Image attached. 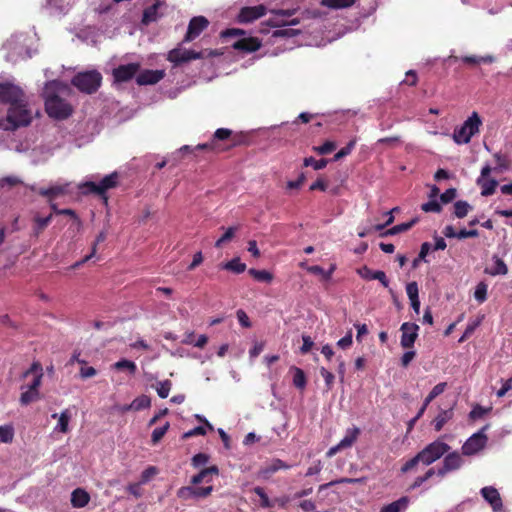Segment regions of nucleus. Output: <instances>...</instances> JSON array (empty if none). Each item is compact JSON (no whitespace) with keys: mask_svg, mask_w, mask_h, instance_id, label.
I'll list each match as a JSON object with an SVG mask.
<instances>
[{"mask_svg":"<svg viewBox=\"0 0 512 512\" xmlns=\"http://www.w3.org/2000/svg\"><path fill=\"white\" fill-rule=\"evenodd\" d=\"M32 120V110L26 98L21 103H14L8 106L6 116L0 118V129L13 132L19 128L29 126Z\"/></svg>","mask_w":512,"mask_h":512,"instance_id":"obj_1","label":"nucleus"},{"mask_svg":"<svg viewBox=\"0 0 512 512\" xmlns=\"http://www.w3.org/2000/svg\"><path fill=\"white\" fill-rule=\"evenodd\" d=\"M245 143V136L233 135L232 130L228 128L217 129L209 142L199 144L197 149L207 150L214 153H222L229 149Z\"/></svg>","mask_w":512,"mask_h":512,"instance_id":"obj_2","label":"nucleus"},{"mask_svg":"<svg viewBox=\"0 0 512 512\" xmlns=\"http://www.w3.org/2000/svg\"><path fill=\"white\" fill-rule=\"evenodd\" d=\"M55 83H51L46 86L45 95V111L50 118L56 120H64L70 117L73 113L72 106L54 91L51 92Z\"/></svg>","mask_w":512,"mask_h":512,"instance_id":"obj_3","label":"nucleus"},{"mask_svg":"<svg viewBox=\"0 0 512 512\" xmlns=\"http://www.w3.org/2000/svg\"><path fill=\"white\" fill-rule=\"evenodd\" d=\"M119 175L117 172H113L106 175L99 183L93 181H86L80 185V189L83 194H96L104 199V203H108V197L106 192L118 186Z\"/></svg>","mask_w":512,"mask_h":512,"instance_id":"obj_4","label":"nucleus"},{"mask_svg":"<svg viewBox=\"0 0 512 512\" xmlns=\"http://www.w3.org/2000/svg\"><path fill=\"white\" fill-rule=\"evenodd\" d=\"M102 82V75L96 70L80 72L72 78V85L86 94L95 93Z\"/></svg>","mask_w":512,"mask_h":512,"instance_id":"obj_5","label":"nucleus"},{"mask_svg":"<svg viewBox=\"0 0 512 512\" xmlns=\"http://www.w3.org/2000/svg\"><path fill=\"white\" fill-rule=\"evenodd\" d=\"M482 121L477 112H473L470 117L453 132V139L457 144H467L471 138L479 132Z\"/></svg>","mask_w":512,"mask_h":512,"instance_id":"obj_6","label":"nucleus"},{"mask_svg":"<svg viewBox=\"0 0 512 512\" xmlns=\"http://www.w3.org/2000/svg\"><path fill=\"white\" fill-rule=\"evenodd\" d=\"M450 449L451 447L447 443L436 440L428 444L425 448L418 452V454L422 460V464L428 466L448 453Z\"/></svg>","mask_w":512,"mask_h":512,"instance_id":"obj_7","label":"nucleus"},{"mask_svg":"<svg viewBox=\"0 0 512 512\" xmlns=\"http://www.w3.org/2000/svg\"><path fill=\"white\" fill-rule=\"evenodd\" d=\"M26 98V93L19 85L11 81L0 82V103L9 106L14 103H21Z\"/></svg>","mask_w":512,"mask_h":512,"instance_id":"obj_8","label":"nucleus"},{"mask_svg":"<svg viewBox=\"0 0 512 512\" xmlns=\"http://www.w3.org/2000/svg\"><path fill=\"white\" fill-rule=\"evenodd\" d=\"M489 428V424L483 426L478 432L472 434L463 444L462 453L465 456H472L483 450L487 444L488 437L485 431Z\"/></svg>","mask_w":512,"mask_h":512,"instance_id":"obj_9","label":"nucleus"},{"mask_svg":"<svg viewBox=\"0 0 512 512\" xmlns=\"http://www.w3.org/2000/svg\"><path fill=\"white\" fill-rule=\"evenodd\" d=\"M492 168L490 165H485L481 169L480 176L476 180V184L481 188V195L484 197L491 196L494 194L498 181L494 178H490Z\"/></svg>","mask_w":512,"mask_h":512,"instance_id":"obj_10","label":"nucleus"},{"mask_svg":"<svg viewBox=\"0 0 512 512\" xmlns=\"http://www.w3.org/2000/svg\"><path fill=\"white\" fill-rule=\"evenodd\" d=\"M296 9H277L272 10L271 13L273 17H271L267 21V25L270 27H283L286 25H297L300 23L298 18H293L291 20H287L288 17H291L295 14Z\"/></svg>","mask_w":512,"mask_h":512,"instance_id":"obj_11","label":"nucleus"},{"mask_svg":"<svg viewBox=\"0 0 512 512\" xmlns=\"http://www.w3.org/2000/svg\"><path fill=\"white\" fill-rule=\"evenodd\" d=\"M202 52H196L194 50L174 48L169 51L167 60L174 65L178 66L183 63H187L191 60L201 59L203 58Z\"/></svg>","mask_w":512,"mask_h":512,"instance_id":"obj_12","label":"nucleus"},{"mask_svg":"<svg viewBox=\"0 0 512 512\" xmlns=\"http://www.w3.org/2000/svg\"><path fill=\"white\" fill-rule=\"evenodd\" d=\"M267 13V8L263 4L257 6L242 7L237 15V21L242 24L252 23L263 17Z\"/></svg>","mask_w":512,"mask_h":512,"instance_id":"obj_13","label":"nucleus"},{"mask_svg":"<svg viewBox=\"0 0 512 512\" xmlns=\"http://www.w3.org/2000/svg\"><path fill=\"white\" fill-rule=\"evenodd\" d=\"M419 327L416 325V322H403L400 331H401V340L400 344L403 348H411L413 347L417 337H418Z\"/></svg>","mask_w":512,"mask_h":512,"instance_id":"obj_14","label":"nucleus"},{"mask_svg":"<svg viewBox=\"0 0 512 512\" xmlns=\"http://www.w3.org/2000/svg\"><path fill=\"white\" fill-rule=\"evenodd\" d=\"M209 25V21L204 16L193 17L189 24L184 42H190L197 38Z\"/></svg>","mask_w":512,"mask_h":512,"instance_id":"obj_15","label":"nucleus"},{"mask_svg":"<svg viewBox=\"0 0 512 512\" xmlns=\"http://www.w3.org/2000/svg\"><path fill=\"white\" fill-rule=\"evenodd\" d=\"M139 69V63H129L126 65H120L117 68L113 69V77L117 82H127L136 75Z\"/></svg>","mask_w":512,"mask_h":512,"instance_id":"obj_16","label":"nucleus"},{"mask_svg":"<svg viewBox=\"0 0 512 512\" xmlns=\"http://www.w3.org/2000/svg\"><path fill=\"white\" fill-rule=\"evenodd\" d=\"M480 494L486 502L490 504L494 512H500L503 509L501 496L493 486H486L480 490Z\"/></svg>","mask_w":512,"mask_h":512,"instance_id":"obj_17","label":"nucleus"},{"mask_svg":"<svg viewBox=\"0 0 512 512\" xmlns=\"http://www.w3.org/2000/svg\"><path fill=\"white\" fill-rule=\"evenodd\" d=\"M165 76L164 70H143L136 77V83L140 86L154 85Z\"/></svg>","mask_w":512,"mask_h":512,"instance_id":"obj_18","label":"nucleus"},{"mask_svg":"<svg viewBox=\"0 0 512 512\" xmlns=\"http://www.w3.org/2000/svg\"><path fill=\"white\" fill-rule=\"evenodd\" d=\"M261 45V41L257 37H246L237 40L232 47L238 51L251 53L259 50Z\"/></svg>","mask_w":512,"mask_h":512,"instance_id":"obj_19","label":"nucleus"},{"mask_svg":"<svg viewBox=\"0 0 512 512\" xmlns=\"http://www.w3.org/2000/svg\"><path fill=\"white\" fill-rule=\"evenodd\" d=\"M358 275L365 280H378L384 287L389 286V280L384 271H373L367 266H363L357 270Z\"/></svg>","mask_w":512,"mask_h":512,"instance_id":"obj_20","label":"nucleus"},{"mask_svg":"<svg viewBox=\"0 0 512 512\" xmlns=\"http://www.w3.org/2000/svg\"><path fill=\"white\" fill-rule=\"evenodd\" d=\"M291 465L285 463L281 459L274 458L266 466L262 467L258 474L264 479H268L272 474L276 473L281 469H289Z\"/></svg>","mask_w":512,"mask_h":512,"instance_id":"obj_21","label":"nucleus"},{"mask_svg":"<svg viewBox=\"0 0 512 512\" xmlns=\"http://www.w3.org/2000/svg\"><path fill=\"white\" fill-rule=\"evenodd\" d=\"M71 505L74 508H83L90 501L89 493L83 488H76L71 493Z\"/></svg>","mask_w":512,"mask_h":512,"instance_id":"obj_22","label":"nucleus"},{"mask_svg":"<svg viewBox=\"0 0 512 512\" xmlns=\"http://www.w3.org/2000/svg\"><path fill=\"white\" fill-rule=\"evenodd\" d=\"M53 219V214H49L46 217H40L39 215H36L33 218V229H32V236L38 238L40 234L48 227V225L51 223Z\"/></svg>","mask_w":512,"mask_h":512,"instance_id":"obj_23","label":"nucleus"},{"mask_svg":"<svg viewBox=\"0 0 512 512\" xmlns=\"http://www.w3.org/2000/svg\"><path fill=\"white\" fill-rule=\"evenodd\" d=\"M453 415V406L449 409H441L432 422L434 430L437 432L441 431L444 425L453 418Z\"/></svg>","mask_w":512,"mask_h":512,"instance_id":"obj_24","label":"nucleus"},{"mask_svg":"<svg viewBox=\"0 0 512 512\" xmlns=\"http://www.w3.org/2000/svg\"><path fill=\"white\" fill-rule=\"evenodd\" d=\"M409 502V497L402 496L398 500L383 506L380 512H404L408 508Z\"/></svg>","mask_w":512,"mask_h":512,"instance_id":"obj_25","label":"nucleus"},{"mask_svg":"<svg viewBox=\"0 0 512 512\" xmlns=\"http://www.w3.org/2000/svg\"><path fill=\"white\" fill-rule=\"evenodd\" d=\"M38 194H40L43 197H46L48 201L51 203H54L53 200L60 195L65 194L66 188L61 185H55L51 186L49 188H40L38 191Z\"/></svg>","mask_w":512,"mask_h":512,"instance_id":"obj_26","label":"nucleus"},{"mask_svg":"<svg viewBox=\"0 0 512 512\" xmlns=\"http://www.w3.org/2000/svg\"><path fill=\"white\" fill-rule=\"evenodd\" d=\"M443 464L450 471H455V470H458L462 466L463 459L457 451H453L451 453H448L444 457Z\"/></svg>","mask_w":512,"mask_h":512,"instance_id":"obj_27","label":"nucleus"},{"mask_svg":"<svg viewBox=\"0 0 512 512\" xmlns=\"http://www.w3.org/2000/svg\"><path fill=\"white\" fill-rule=\"evenodd\" d=\"M290 372L293 373V385L300 390H304L307 385V377L305 372L296 366L290 367Z\"/></svg>","mask_w":512,"mask_h":512,"instance_id":"obj_28","label":"nucleus"},{"mask_svg":"<svg viewBox=\"0 0 512 512\" xmlns=\"http://www.w3.org/2000/svg\"><path fill=\"white\" fill-rule=\"evenodd\" d=\"M160 7V2L157 0L154 4L147 7L143 11L142 15V23L144 25H148L152 22H155L158 19V9Z\"/></svg>","mask_w":512,"mask_h":512,"instance_id":"obj_29","label":"nucleus"},{"mask_svg":"<svg viewBox=\"0 0 512 512\" xmlns=\"http://www.w3.org/2000/svg\"><path fill=\"white\" fill-rule=\"evenodd\" d=\"M359 435L360 429L358 427L354 426L352 428H348L346 430L345 436L339 442L340 447H343L344 449L351 447L355 443Z\"/></svg>","mask_w":512,"mask_h":512,"instance_id":"obj_30","label":"nucleus"},{"mask_svg":"<svg viewBox=\"0 0 512 512\" xmlns=\"http://www.w3.org/2000/svg\"><path fill=\"white\" fill-rule=\"evenodd\" d=\"M419 221V219L417 217L413 218L412 220H410L409 222H406V223H401V224H397L395 226H393L392 228L388 229L387 231H385L382 236H387V235H396V234H399V233H402V232H405V231H408L409 229H411L417 222Z\"/></svg>","mask_w":512,"mask_h":512,"instance_id":"obj_31","label":"nucleus"},{"mask_svg":"<svg viewBox=\"0 0 512 512\" xmlns=\"http://www.w3.org/2000/svg\"><path fill=\"white\" fill-rule=\"evenodd\" d=\"M320 4L330 9H343L353 6L355 0H321Z\"/></svg>","mask_w":512,"mask_h":512,"instance_id":"obj_32","label":"nucleus"},{"mask_svg":"<svg viewBox=\"0 0 512 512\" xmlns=\"http://www.w3.org/2000/svg\"><path fill=\"white\" fill-rule=\"evenodd\" d=\"M336 269V265L332 264L329 268V270H324L321 266L314 265L307 268L308 272L315 274V275H321L322 279L324 281H328L331 279L333 272Z\"/></svg>","mask_w":512,"mask_h":512,"instance_id":"obj_33","label":"nucleus"},{"mask_svg":"<svg viewBox=\"0 0 512 512\" xmlns=\"http://www.w3.org/2000/svg\"><path fill=\"white\" fill-rule=\"evenodd\" d=\"M493 259H494V264L489 269L488 273L492 276L506 275L508 273V268H507V265L505 264V262L497 256H494Z\"/></svg>","mask_w":512,"mask_h":512,"instance_id":"obj_34","label":"nucleus"},{"mask_svg":"<svg viewBox=\"0 0 512 512\" xmlns=\"http://www.w3.org/2000/svg\"><path fill=\"white\" fill-rule=\"evenodd\" d=\"M71 419V415L69 411L66 409L62 411L58 418V423L55 427V431L61 433H67L69 431V421Z\"/></svg>","mask_w":512,"mask_h":512,"instance_id":"obj_35","label":"nucleus"},{"mask_svg":"<svg viewBox=\"0 0 512 512\" xmlns=\"http://www.w3.org/2000/svg\"><path fill=\"white\" fill-rule=\"evenodd\" d=\"M253 492L260 497V506L262 508H272L275 505L273 500H270L268 495L266 494L264 488L260 486H256L253 488Z\"/></svg>","mask_w":512,"mask_h":512,"instance_id":"obj_36","label":"nucleus"},{"mask_svg":"<svg viewBox=\"0 0 512 512\" xmlns=\"http://www.w3.org/2000/svg\"><path fill=\"white\" fill-rule=\"evenodd\" d=\"M472 209L471 205L464 200H459L454 203V215L457 218H464Z\"/></svg>","mask_w":512,"mask_h":512,"instance_id":"obj_37","label":"nucleus"},{"mask_svg":"<svg viewBox=\"0 0 512 512\" xmlns=\"http://www.w3.org/2000/svg\"><path fill=\"white\" fill-rule=\"evenodd\" d=\"M223 268L233 273L240 274L246 270V264L242 263L239 258H234L225 263Z\"/></svg>","mask_w":512,"mask_h":512,"instance_id":"obj_38","label":"nucleus"},{"mask_svg":"<svg viewBox=\"0 0 512 512\" xmlns=\"http://www.w3.org/2000/svg\"><path fill=\"white\" fill-rule=\"evenodd\" d=\"M107 235H106V232L105 231H101L97 237H96V240L95 242L93 243L92 245V251L89 255H87L82 261L80 262H77L74 264V268H77L79 267L82 263L88 261L89 259H91L95 254H96V251H97V245L103 241H105Z\"/></svg>","mask_w":512,"mask_h":512,"instance_id":"obj_39","label":"nucleus"},{"mask_svg":"<svg viewBox=\"0 0 512 512\" xmlns=\"http://www.w3.org/2000/svg\"><path fill=\"white\" fill-rule=\"evenodd\" d=\"M151 406V399L149 396L142 394L138 397H136L132 401V407L134 408V411H140L147 409Z\"/></svg>","mask_w":512,"mask_h":512,"instance_id":"obj_40","label":"nucleus"},{"mask_svg":"<svg viewBox=\"0 0 512 512\" xmlns=\"http://www.w3.org/2000/svg\"><path fill=\"white\" fill-rule=\"evenodd\" d=\"M328 162H329V160L325 159V158L316 160L313 157H306V158H304L303 165L305 167L312 166L314 168V170H321L327 166Z\"/></svg>","mask_w":512,"mask_h":512,"instance_id":"obj_41","label":"nucleus"},{"mask_svg":"<svg viewBox=\"0 0 512 512\" xmlns=\"http://www.w3.org/2000/svg\"><path fill=\"white\" fill-rule=\"evenodd\" d=\"M50 207L52 210L51 214L70 216L72 219H74L77 222L78 225H80L81 221L74 210L69 209V208L59 209L55 203H51Z\"/></svg>","mask_w":512,"mask_h":512,"instance_id":"obj_42","label":"nucleus"},{"mask_svg":"<svg viewBox=\"0 0 512 512\" xmlns=\"http://www.w3.org/2000/svg\"><path fill=\"white\" fill-rule=\"evenodd\" d=\"M248 272L255 280L259 282H270L273 279L272 274L266 270H257L251 268Z\"/></svg>","mask_w":512,"mask_h":512,"instance_id":"obj_43","label":"nucleus"},{"mask_svg":"<svg viewBox=\"0 0 512 512\" xmlns=\"http://www.w3.org/2000/svg\"><path fill=\"white\" fill-rule=\"evenodd\" d=\"M14 438V428L11 425L0 426V442L11 443Z\"/></svg>","mask_w":512,"mask_h":512,"instance_id":"obj_44","label":"nucleus"},{"mask_svg":"<svg viewBox=\"0 0 512 512\" xmlns=\"http://www.w3.org/2000/svg\"><path fill=\"white\" fill-rule=\"evenodd\" d=\"M238 227H229L225 233L215 242L216 248H221L225 243L231 241L235 236Z\"/></svg>","mask_w":512,"mask_h":512,"instance_id":"obj_45","label":"nucleus"},{"mask_svg":"<svg viewBox=\"0 0 512 512\" xmlns=\"http://www.w3.org/2000/svg\"><path fill=\"white\" fill-rule=\"evenodd\" d=\"M355 145H356V139L354 138V139L350 140V141L347 143V145H346L345 147L341 148V149H340V150H339V151L334 155V157H333V159H332V160H333V161H339V160H341L342 158H344V157L348 156V155L352 152V150L354 149Z\"/></svg>","mask_w":512,"mask_h":512,"instance_id":"obj_46","label":"nucleus"},{"mask_svg":"<svg viewBox=\"0 0 512 512\" xmlns=\"http://www.w3.org/2000/svg\"><path fill=\"white\" fill-rule=\"evenodd\" d=\"M461 60L464 63L469 64V65H477L480 63H491L493 61V57L492 56L479 57V56L472 55V56H464L461 58Z\"/></svg>","mask_w":512,"mask_h":512,"instance_id":"obj_47","label":"nucleus"},{"mask_svg":"<svg viewBox=\"0 0 512 512\" xmlns=\"http://www.w3.org/2000/svg\"><path fill=\"white\" fill-rule=\"evenodd\" d=\"M336 149V143L333 141H326L320 146H314L312 150L319 155H327Z\"/></svg>","mask_w":512,"mask_h":512,"instance_id":"obj_48","label":"nucleus"},{"mask_svg":"<svg viewBox=\"0 0 512 512\" xmlns=\"http://www.w3.org/2000/svg\"><path fill=\"white\" fill-rule=\"evenodd\" d=\"M177 497L181 500L187 501L190 499L195 500V491L193 486H183L177 490Z\"/></svg>","mask_w":512,"mask_h":512,"instance_id":"obj_49","label":"nucleus"},{"mask_svg":"<svg viewBox=\"0 0 512 512\" xmlns=\"http://www.w3.org/2000/svg\"><path fill=\"white\" fill-rule=\"evenodd\" d=\"M114 367L117 369V370H123V369H126L128 370L131 374H135V372L137 371V366L136 364L131 361V360H128V359H121L119 361H117L115 364H114Z\"/></svg>","mask_w":512,"mask_h":512,"instance_id":"obj_50","label":"nucleus"},{"mask_svg":"<svg viewBox=\"0 0 512 512\" xmlns=\"http://www.w3.org/2000/svg\"><path fill=\"white\" fill-rule=\"evenodd\" d=\"M430 249H431V245H430V243H428V242H424V243H422L421 248H420V252H419V254H418V257H417V258H415V259L413 260V262H412V267H413V268L418 267V265H419V263H420L421 261H426V260H425V258H426V256L428 255V253H429Z\"/></svg>","mask_w":512,"mask_h":512,"instance_id":"obj_51","label":"nucleus"},{"mask_svg":"<svg viewBox=\"0 0 512 512\" xmlns=\"http://www.w3.org/2000/svg\"><path fill=\"white\" fill-rule=\"evenodd\" d=\"M171 386L172 383L170 380L160 381L156 387L158 396L162 399L167 398L171 390Z\"/></svg>","mask_w":512,"mask_h":512,"instance_id":"obj_52","label":"nucleus"},{"mask_svg":"<svg viewBox=\"0 0 512 512\" xmlns=\"http://www.w3.org/2000/svg\"><path fill=\"white\" fill-rule=\"evenodd\" d=\"M169 427H170L169 422H166L163 426L155 428L151 435L152 443L153 444L158 443L163 438V436L166 434Z\"/></svg>","mask_w":512,"mask_h":512,"instance_id":"obj_53","label":"nucleus"},{"mask_svg":"<svg viewBox=\"0 0 512 512\" xmlns=\"http://www.w3.org/2000/svg\"><path fill=\"white\" fill-rule=\"evenodd\" d=\"M487 284L484 282H480L477 284L475 292H474V298L479 302L482 303L487 298Z\"/></svg>","mask_w":512,"mask_h":512,"instance_id":"obj_54","label":"nucleus"},{"mask_svg":"<svg viewBox=\"0 0 512 512\" xmlns=\"http://www.w3.org/2000/svg\"><path fill=\"white\" fill-rule=\"evenodd\" d=\"M491 408H484L483 406L476 404L472 410L469 412V419L477 420L482 418L485 414H487Z\"/></svg>","mask_w":512,"mask_h":512,"instance_id":"obj_55","label":"nucleus"},{"mask_svg":"<svg viewBox=\"0 0 512 512\" xmlns=\"http://www.w3.org/2000/svg\"><path fill=\"white\" fill-rule=\"evenodd\" d=\"M421 210L424 212H434V213H440L442 210L441 205L436 199H431L426 203H423L421 205Z\"/></svg>","mask_w":512,"mask_h":512,"instance_id":"obj_56","label":"nucleus"},{"mask_svg":"<svg viewBox=\"0 0 512 512\" xmlns=\"http://www.w3.org/2000/svg\"><path fill=\"white\" fill-rule=\"evenodd\" d=\"M273 32V37L291 38L300 33L299 30L293 28H281Z\"/></svg>","mask_w":512,"mask_h":512,"instance_id":"obj_57","label":"nucleus"},{"mask_svg":"<svg viewBox=\"0 0 512 512\" xmlns=\"http://www.w3.org/2000/svg\"><path fill=\"white\" fill-rule=\"evenodd\" d=\"M39 392H35L32 390H26L21 393L20 396V403L23 406H26L30 404L31 402L35 401L38 398Z\"/></svg>","mask_w":512,"mask_h":512,"instance_id":"obj_58","label":"nucleus"},{"mask_svg":"<svg viewBox=\"0 0 512 512\" xmlns=\"http://www.w3.org/2000/svg\"><path fill=\"white\" fill-rule=\"evenodd\" d=\"M158 473V470L155 466H148L144 469L140 476V482L143 484L148 483L152 477H154Z\"/></svg>","mask_w":512,"mask_h":512,"instance_id":"obj_59","label":"nucleus"},{"mask_svg":"<svg viewBox=\"0 0 512 512\" xmlns=\"http://www.w3.org/2000/svg\"><path fill=\"white\" fill-rule=\"evenodd\" d=\"M209 455L205 453H197L191 459V464L194 468H199L209 461Z\"/></svg>","mask_w":512,"mask_h":512,"instance_id":"obj_60","label":"nucleus"},{"mask_svg":"<svg viewBox=\"0 0 512 512\" xmlns=\"http://www.w3.org/2000/svg\"><path fill=\"white\" fill-rule=\"evenodd\" d=\"M419 463L422 464V460L417 453L413 458L409 459L401 468L402 473H406L414 469Z\"/></svg>","mask_w":512,"mask_h":512,"instance_id":"obj_61","label":"nucleus"},{"mask_svg":"<svg viewBox=\"0 0 512 512\" xmlns=\"http://www.w3.org/2000/svg\"><path fill=\"white\" fill-rule=\"evenodd\" d=\"M320 374L324 378L327 390H331L333 387V384H334V379H335V376L333 375V373L328 371L326 368L321 367Z\"/></svg>","mask_w":512,"mask_h":512,"instance_id":"obj_62","label":"nucleus"},{"mask_svg":"<svg viewBox=\"0 0 512 512\" xmlns=\"http://www.w3.org/2000/svg\"><path fill=\"white\" fill-rule=\"evenodd\" d=\"M141 485H143V483L140 481L136 483H130L127 485L126 490L135 498H140L143 495Z\"/></svg>","mask_w":512,"mask_h":512,"instance_id":"obj_63","label":"nucleus"},{"mask_svg":"<svg viewBox=\"0 0 512 512\" xmlns=\"http://www.w3.org/2000/svg\"><path fill=\"white\" fill-rule=\"evenodd\" d=\"M195 500L203 499L209 496L213 491V486L194 487Z\"/></svg>","mask_w":512,"mask_h":512,"instance_id":"obj_64","label":"nucleus"}]
</instances>
